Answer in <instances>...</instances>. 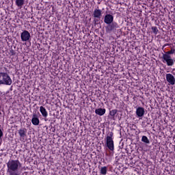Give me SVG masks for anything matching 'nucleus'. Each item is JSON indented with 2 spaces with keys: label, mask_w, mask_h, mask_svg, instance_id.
I'll use <instances>...</instances> for the list:
<instances>
[{
  "label": "nucleus",
  "mask_w": 175,
  "mask_h": 175,
  "mask_svg": "<svg viewBox=\"0 0 175 175\" xmlns=\"http://www.w3.org/2000/svg\"><path fill=\"white\" fill-rule=\"evenodd\" d=\"M22 165L18 160H11L7 163V172H17Z\"/></svg>",
  "instance_id": "nucleus-1"
},
{
  "label": "nucleus",
  "mask_w": 175,
  "mask_h": 175,
  "mask_svg": "<svg viewBox=\"0 0 175 175\" xmlns=\"http://www.w3.org/2000/svg\"><path fill=\"white\" fill-rule=\"evenodd\" d=\"M106 145L110 150L109 155L113 157L114 155V141H113V133L111 132L107 136Z\"/></svg>",
  "instance_id": "nucleus-2"
},
{
  "label": "nucleus",
  "mask_w": 175,
  "mask_h": 175,
  "mask_svg": "<svg viewBox=\"0 0 175 175\" xmlns=\"http://www.w3.org/2000/svg\"><path fill=\"white\" fill-rule=\"evenodd\" d=\"M5 84V85H11L12 79L6 72H0V85Z\"/></svg>",
  "instance_id": "nucleus-3"
},
{
  "label": "nucleus",
  "mask_w": 175,
  "mask_h": 175,
  "mask_svg": "<svg viewBox=\"0 0 175 175\" xmlns=\"http://www.w3.org/2000/svg\"><path fill=\"white\" fill-rule=\"evenodd\" d=\"M163 62L167 64V66H173L174 65L175 60L172 58L170 55H163L162 57Z\"/></svg>",
  "instance_id": "nucleus-4"
},
{
  "label": "nucleus",
  "mask_w": 175,
  "mask_h": 175,
  "mask_svg": "<svg viewBox=\"0 0 175 175\" xmlns=\"http://www.w3.org/2000/svg\"><path fill=\"white\" fill-rule=\"evenodd\" d=\"M18 133L20 135V140L21 142H25V139H27V129L23 128L19 129Z\"/></svg>",
  "instance_id": "nucleus-5"
},
{
  "label": "nucleus",
  "mask_w": 175,
  "mask_h": 175,
  "mask_svg": "<svg viewBox=\"0 0 175 175\" xmlns=\"http://www.w3.org/2000/svg\"><path fill=\"white\" fill-rule=\"evenodd\" d=\"M21 38L23 42H27V40H29V38H31V34L28 31L25 30L23 32H22Z\"/></svg>",
  "instance_id": "nucleus-6"
},
{
  "label": "nucleus",
  "mask_w": 175,
  "mask_h": 175,
  "mask_svg": "<svg viewBox=\"0 0 175 175\" xmlns=\"http://www.w3.org/2000/svg\"><path fill=\"white\" fill-rule=\"evenodd\" d=\"M113 21H114V16H113V15L109 14L105 15L104 18V23H105V24H111Z\"/></svg>",
  "instance_id": "nucleus-7"
},
{
  "label": "nucleus",
  "mask_w": 175,
  "mask_h": 175,
  "mask_svg": "<svg viewBox=\"0 0 175 175\" xmlns=\"http://www.w3.org/2000/svg\"><path fill=\"white\" fill-rule=\"evenodd\" d=\"M116 28H118V24L116 22H112L107 27V32H111V31H114Z\"/></svg>",
  "instance_id": "nucleus-8"
},
{
  "label": "nucleus",
  "mask_w": 175,
  "mask_h": 175,
  "mask_svg": "<svg viewBox=\"0 0 175 175\" xmlns=\"http://www.w3.org/2000/svg\"><path fill=\"white\" fill-rule=\"evenodd\" d=\"M166 80L171 85H174L175 83V78L174 76L172 74H167L166 75Z\"/></svg>",
  "instance_id": "nucleus-9"
},
{
  "label": "nucleus",
  "mask_w": 175,
  "mask_h": 175,
  "mask_svg": "<svg viewBox=\"0 0 175 175\" xmlns=\"http://www.w3.org/2000/svg\"><path fill=\"white\" fill-rule=\"evenodd\" d=\"M136 115L137 117H143L144 116V108L139 107L136 110Z\"/></svg>",
  "instance_id": "nucleus-10"
},
{
  "label": "nucleus",
  "mask_w": 175,
  "mask_h": 175,
  "mask_svg": "<svg viewBox=\"0 0 175 175\" xmlns=\"http://www.w3.org/2000/svg\"><path fill=\"white\" fill-rule=\"evenodd\" d=\"M93 16L95 18H100L102 17V10L98 9L94 10Z\"/></svg>",
  "instance_id": "nucleus-11"
},
{
  "label": "nucleus",
  "mask_w": 175,
  "mask_h": 175,
  "mask_svg": "<svg viewBox=\"0 0 175 175\" xmlns=\"http://www.w3.org/2000/svg\"><path fill=\"white\" fill-rule=\"evenodd\" d=\"M31 122L33 125H39L40 121L39 120V118H38V116H36V113L33 114V118L31 119Z\"/></svg>",
  "instance_id": "nucleus-12"
},
{
  "label": "nucleus",
  "mask_w": 175,
  "mask_h": 175,
  "mask_svg": "<svg viewBox=\"0 0 175 175\" xmlns=\"http://www.w3.org/2000/svg\"><path fill=\"white\" fill-rule=\"evenodd\" d=\"M96 114H98V116H103L106 113L105 109L98 108L95 110Z\"/></svg>",
  "instance_id": "nucleus-13"
},
{
  "label": "nucleus",
  "mask_w": 175,
  "mask_h": 175,
  "mask_svg": "<svg viewBox=\"0 0 175 175\" xmlns=\"http://www.w3.org/2000/svg\"><path fill=\"white\" fill-rule=\"evenodd\" d=\"M40 111L43 117L44 118L47 117L48 116L47 110H46V108H44L43 106H41L40 107Z\"/></svg>",
  "instance_id": "nucleus-14"
},
{
  "label": "nucleus",
  "mask_w": 175,
  "mask_h": 175,
  "mask_svg": "<svg viewBox=\"0 0 175 175\" xmlns=\"http://www.w3.org/2000/svg\"><path fill=\"white\" fill-rule=\"evenodd\" d=\"M25 1V0H16V4L18 8H23Z\"/></svg>",
  "instance_id": "nucleus-15"
},
{
  "label": "nucleus",
  "mask_w": 175,
  "mask_h": 175,
  "mask_svg": "<svg viewBox=\"0 0 175 175\" xmlns=\"http://www.w3.org/2000/svg\"><path fill=\"white\" fill-rule=\"evenodd\" d=\"M117 111H118V110L112 109L111 111H109V116H111L112 118H114V117H116V114H117Z\"/></svg>",
  "instance_id": "nucleus-16"
},
{
  "label": "nucleus",
  "mask_w": 175,
  "mask_h": 175,
  "mask_svg": "<svg viewBox=\"0 0 175 175\" xmlns=\"http://www.w3.org/2000/svg\"><path fill=\"white\" fill-rule=\"evenodd\" d=\"M107 174V167H103L100 169V174L106 175Z\"/></svg>",
  "instance_id": "nucleus-17"
},
{
  "label": "nucleus",
  "mask_w": 175,
  "mask_h": 175,
  "mask_svg": "<svg viewBox=\"0 0 175 175\" xmlns=\"http://www.w3.org/2000/svg\"><path fill=\"white\" fill-rule=\"evenodd\" d=\"M142 142H143L144 143H146V144H149V143H150V140L146 135H144L142 137Z\"/></svg>",
  "instance_id": "nucleus-18"
},
{
  "label": "nucleus",
  "mask_w": 175,
  "mask_h": 175,
  "mask_svg": "<svg viewBox=\"0 0 175 175\" xmlns=\"http://www.w3.org/2000/svg\"><path fill=\"white\" fill-rule=\"evenodd\" d=\"M175 53V49H172L170 51L165 52L164 53V55H170V54H174Z\"/></svg>",
  "instance_id": "nucleus-19"
},
{
  "label": "nucleus",
  "mask_w": 175,
  "mask_h": 175,
  "mask_svg": "<svg viewBox=\"0 0 175 175\" xmlns=\"http://www.w3.org/2000/svg\"><path fill=\"white\" fill-rule=\"evenodd\" d=\"M152 31L153 33H155V35H157V33H158V32H159L158 27H152Z\"/></svg>",
  "instance_id": "nucleus-20"
},
{
  "label": "nucleus",
  "mask_w": 175,
  "mask_h": 175,
  "mask_svg": "<svg viewBox=\"0 0 175 175\" xmlns=\"http://www.w3.org/2000/svg\"><path fill=\"white\" fill-rule=\"evenodd\" d=\"M9 173V175H18V174H17L16 172V171H7Z\"/></svg>",
  "instance_id": "nucleus-21"
},
{
  "label": "nucleus",
  "mask_w": 175,
  "mask_h": 175,
  "mask_svg": "<svg viewBox=\"0 0 175 175\" xmlns=\"http://www.w3.org/2000/svg\"><path fill=\"white\" fill-rule=\"evenodd\" d=\"M2 136H3V132H2V130L0 129V139L2 137Z\"/></svg>",
  "instance_id": "nucleus-22"
},
{
  "label": "nucleus",
  "mask_w": 175,
  "mask_h": 175,
  "mask_svg": "<svg viewBox=\"0 0 175 175\" xmlns=\"http://www.w3.org/2000/svg\"><path fill=\"white\" fill-rule=\"evenodd\" d=\"M174 12H175V8H174Z\"/></svg>",
  "instance_id": "nucleus-23"
}]
</instances>
